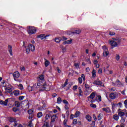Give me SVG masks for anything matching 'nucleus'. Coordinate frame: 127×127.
Instances as JSON below:
<instances>
[{
	"label": "nucleus",
	"instance_id": "603ef678",
	"mask_svg": "<svg viewBox=\"0 0 127 127\" xmlns=\"http://www.w3.org/2000/svg\"><path fill=\"white\" fill-rule=\"evenodd\" d=\"M73 125H77V124H78V121L77 120V119L73 120Z\"/></svg>",
	"mask_w": 127,
	"mask_h": 127
},
{
	"label": "nucleus",
	"instance_id": "f3484780",
	"mask_svg": "<svg viewBox=\"0 0 127 127\" xmlns=\"http://www.w3.org/2000/svg\"><path fill=\"white\" fill-rule=\"evenodd\" d=\"M94 85H98V86H102L103 83H102L101 81L100 80H96L93 82Z\"/></svg>",
	"mask_w": 127,
	"mask_h": 127
},
{
	"label": "nucleus",
	"instance_id": "8fccbe9b",
	"mask_svg": "<svg viewBox=\"0 0 127 127\" xmlns=\"http://www.w3.org/2000/svg\"><path fill=\"white\" fill-rule=\"evenodd\" d=\"M12 111L14 113H16V112H17V111H18V108H17L16 107H14L12 108Z\"/></svg>",
	"mask_w": 127,
	"mask_h": 127
},
{
	"label": "nucleus",
	"instance_id": "1a4fd4ad",
	"mask_svg": "<svg viewBox=\"0 0 127 127\" xmlns=\"http://www.w3.org/2000/svg\"><path fill=\"white\" fill-rule=\"evenodd\" d=\"M85 86L86 89V91H85V95H89L90 93L92 92V89L90 87L89 85H88L87 84H85Z\"/></svg>",
	"mask_w": 127,
	"mask_h": 127
},
{
	"label": "nucleus",
	"instance_id": "6ab92c4d",
	"mask_svg": "<svg viewBox=\"0 0 127 127\" xmlns=\"http://www.w3.org/2000/svg\"><path fill=\"white\" fill-rule=\"evenodd\" d=\"M102 111H103V112H105V113H109L111 112V110L109 107L103 108Z\"/></svg>",
	"mask_w": 127,
	"mask_h": 127
},
{
	"label": "nucleus",
	"instance_id": "69168bd1",
	"mask_svg": "<svg viewBox=\"0 0 127 127\" xmlns=\"http://www.w3.org/2000/svg\"><path fill=\"white\" fill-rule=\"evenodd\" d=\"M93 63L94 65H95L96 64H98V63H99V62H98L96 60H94L93 61Z\"/></svg>",
	"mask_w": 127,
	"mask_h": 127
},
{
	"label": "nucleus",
	"instance_id": "49530a36",
	"mask_svg": "<svg viewBox=\"0 0 127 127\" xmlns=\"http://www.w3.org/2000/svg\"><path fill=\"white\" fill-rule=\"evenodd\" d=\"M81 77V78H82V79H83V81H84L86 79V75H85V74H82Z\"/></svg>",
	"mask_w": 127,
	"mask_h": 127
},
{
	"label": "nucleus",
	"instance_id": "680f3d73",
	"mask_svg": "<svg viewBox=\"0 0 127 127\" xmlns=\"http://www.w3.org/2000/svg\"><path fill=\"white\" fill-rule=\"evenodd\" d=\"M38 110H39V111H43V107H42V106H41V107H38Z\"/></svg>",
	"mask_w": 127,
	"mask_h": 127
},
{
	"label": "nucleus",
	"instance_id": "3c124183",
	"mask_svg": "<svg viewBox=\"0 0 127 127\" xmlns=\"http://www.w3.org/2000/svg\"><path fill=\"white\" fill-rule=\"evenodd\" d=\"M116 59L117 61H119V59H121V57L119 55H116Z\"/></svg>",
	"mask_w": 127,
	"mask_h": 127
},
{
	"label": "nucleus",
	"instance_id": "7ed1b4c3",
	"mask_svg": "<svg viewBox=\"0 0 127 127\" xmlns=\"http://www.w3.org/2000/svg\"><path fill=\"white\" fill-rule=\"evenodd\" d=\"M109 43L111 46H114V47H117V46H118V44H120V43H121V41L119 39L113 38V40H109Z\"/></svg>",
	"mask_w": 127,
	"mask_h": 127
},
{
	"label": "nucleus",
	"instance_id": "bb28decb",
	"mask_svg": "<svg viewBox=\"0 0 127 127\" xmlns=\"http://www.w3.org/2000/svg\"><path fill=\"white\" fill-rule=\"evenodd\" d=\"M73 42V40L70 39L66 41L64 43V44H71Z\"/></svg>",
	"mask_w": 127,
	"mask_h": 127
},
{
	"label": "nucleus",
	"instance_id": "f704fd0d",
	"mask_svg": "<svg viewBox=\"0 0 127 127\" xmlns=\"http://www.w3.org/2000/svg\"><path fill=\"white\" fill-rule=\"evenodd\" d=\"M80 112L76 111L74 115V118H78V117H79L80 116Z\"/></svg>",
	"mask_w": 127,
	"mask_h": 127
},
{
	"label": "nucleus",
	"instance_id": "473e14b6",
	"mask_svg": "<svg viewBox=\"0 0 127 127\" xmlns=\"http://www.w3.org/2000/svg\"><path fill=\"white\" fill-rule=\"evenodd\" d=\"M113 119L115 121H119V117L118 115L115 114L113 116Z\"/></svg>",
	"mask_w": 127,
	"mask_h": 127
},
{
	"label": "nucleus",
	"instance_id": "ea45409f",
	"mask_svg": "<svg viewBox=\"0 0 127 127\" xmlns=\"http://www.w3.org/2000/svg\"><path fill=\"white\" fill-rule=\"evenodd\" d=\"M67 84H68V79H66L64 84L62 85V87L64 88V87H66V86H67Z\"/></svg>",
	"mask_w": 127,
	"mask_h": 127
},
{
	"label": "nucleus",
	"instance_id": "a19ab883",
	"mask_svg": "<svg viewBox=\"0 0 127 127\" xmlns=\"http://www.w3.org/2000/svg\"><path fill=\"white\" fill-rule=\"evenodd\" d=\"M51 115L50 114H47L45 117V120H47L48 119H50Z\"/></svg>",
	"mask_w": 127,
	"mask_h": 127
},
{
	"label": "nucleus",
	"instance_id": "774afa93",
	"mask_svg": "<svg viewBox=\"0 0 127 127\" xmlns=\"http://www.w3.org/2000/svg\"><path fill=\"white\" fill-rule=\"evenodd\" d=\"M26 53H27V54H28L29 53V52H30V49H26Z\"/></svg>",
	"mask_w": 127,
	"mask_h": 127
},
{
	"label": "nucleus",
	"instance_id": "20e7f679",
	"mask_svg": "<svg viewBox=\"0 0 127 127\" xmlns=\"http://www.w3.org/2000/svg\"><path fill=\"white\" fill-rule=\"evenodd\" d=\"M27 31L30 35L34 34L36 33V29L34 27H29Z\"/></svg>",
	"mask_w": 127,
	"mask_h": 127
},
{
	"label": "nucleus",
	"instance_id": "c85d7f7f",
	"mask_svg": "<svg viewBox=\"0 0 127 127\" xmlns=\"http://www.w3.org/2000/svg\"><path fill=\"white\" fill-rule=\"evenodd\" d=\"M86 119L88 122H91L92 121V117L90 115H86Z\"/></svg>",
	"mask_w": 127,
	"mask_h": 127
},
{
	"label": "nucleus",
	"instance_id": "0eeeda50",
	"mask_svg": "<svg viewBox=\"0 0 127 127\" xmlns=\"http://www.w3.org/2000/svg\"><path fill=\"white\" fill-rule=\"evenodd\" d=\"M102 49H103V56L104 57H107L109 55V50L106 46L102 47Z\"/></svg>",
	"mask_w": 127,
	"mask_h": 127
},
{
	"label": "nucleus",
	"instance_id": "9d476101",
	"mask_svg": "<svg viewBox=\"0 0 127 127\" xmlns=\"http://www.w3.org/2000/svg\"><path fill=\"white\" fill-rule=\"evenodd\" d=\"M9 101H10V98L6 99L4 101L3 100H0V105L7 106V103Z\"/></svg>",
	"mask_w": 127,
	"mask_h": 127
},
{
	"label": "nucleus",
	"instance_id": "c9c22d12",
	"mask_svg": "<svg viewBox=\"0 0 127 127\" xmlns=\"http://www.w3.org/2000/svg\"><path fill=\"white\" fill-rule=\"evenodd\" d=\"M57 104H61L62 103V99H61V98L58 97L57 100Z\"/></svg>",
	"mask_w": 127,
	"mask_h": 127
},
{
	"label": "nucleus",
	"instance_id": "2f4dec72",
	"mask_svg": "<svg viewBox=\"0 0 127 127\" xmlns=\"http://www.w3.org/2000/svg\"><path fill=\"white\" fill-rule=\"evenodd\" d=\"M116 83L118 87H121L123 85V83L120 80H117Z\"/></svg>",
	"mask_w": 127,
	"mask_h": 127
},
{
	"label": "nucleus",
	"instance_id": "393cba45",
	"mask_svg": "<svg viewBox=\"0 0 127 127\" xmlns=\"http://www.w3.org/2000/svg\"><path fill=\"white\" fill-rule=\"evenodd\" d=\"M45 67H48L50 64V62H49L48 60H46V59H45Z\"/></svg>",
	"mask_w": 127,
	"mask_h": 127
},
{
	"label": "nucleus",
	"instance_id": "a878e982",
	"mask_svg": "<svg viewBox=\"0 0 127 127\" xmlns=\"http://www.w3.org/2000/svg\"><path fill=\"white\" fill-rule=\"evenodd\" d=\"M95 96H96V93L95 92H92L88 98H89V99H94Z\"/></svg>",
	"mask_w": 127,
	"mask_h": 127
},
{
	"label": "nucleus",
	"instance_id": "c756f323",
	"mask_svg": "<svg viewBox=\"0 0 127 127\" xmlns=\"http://www.w3.org/2000/svg\"><path fill=\"white\" fill-rule=\"evenodd\" d=\"M57 116L56 115H53L51 117V122L52 123H54L55 122V120H56Z\"/></svg>",
	"mask_w": 127,
	"mask_h": 127
},
{
	"label": "nucleus",
	"instance_id": "79ce46f5",
	"mask_svg": "<svg viewBox=\"0 0 127 127\" xmlns=\"http://www.w3.org/2000/svg\"><path fill=\"white\" fill-rule=\"evenodd\" d=\"M15 107H16L17 108H18V107H19L20 106V103H19V102L16 101L15 102Z\"/></svg>",
	"mask_w": 127,
	"mask_h": 127
},
{
	"label": "nucleus",
	"instance_id": "e2e57ef3",
	"mask_svg": "<svg viewBox=\"0 0 127 127\" xmlns=\"http://www.w3.org/2000/svg\"><path fill=\"white\" fill-rule=\"evenodd\" d=\"M74 117H75V115H74L73 114H71L70 117V120H73V119H74V118H75Z\"/></svg>",
	"mask_w": 127,
	"mask_h": 127
},
{
	"label": "nucleus",
	"instance_id": "5fc2aeb1",
	"mask_svg": "<svg viewBox=\"0 0 127 127\" xmlns=\"http://www.w3.org/2000/svg\"><path fill=\"white\" fill-rule=\"evenodd\" d=\"M63 103H64V104H65V105H69V103L66 100H63Z\"/></svg>",
	"mask_w": 127,
	"mask_h": 127
},
{
	"label": "nucleus",
	"instance_id": "4be33fe9",
	"mask_svg": "<svg viewBox=\"0 0 127 127\" xmlns=\"http://www.w3.org/2000/svg\"><path fill=\"white\" fill-rule=\"evenodd\" d=\"M92 76L93 78H95L97 76V70L93 69L92 71Z\"/></svg>",
	"mask_w": 127,
	"mask_h": 127
},
{
	"label": "nucleus",
	"instance_id": "4c0bfd02",
	"mask_svg": "<svg viewBox=\"0 0 127 127\" xmlns=\"http://www.w3.org/2000/svg\"><path fill=\"white\" fill-rule=\"evenodd\" d=\"M34 121V119H32V120H30L28 123V127H32V121Z\"/></svg>",
	"mask_w": 127,
	"mask_h": 127
},
{
	"label": "nucleus",
	"instance_id": "4468645a",
	"mask_svg": "<svg viewBox=\"0 0 127 127\" xmlns=\"http://www.w3.org/2000/svg\"><path fill=\"white\" fill-rule=\"evenodd\" d=\"M8 51L11 56H12V47L11 45L8 46Z\"/></svg>",
	"mask_w": 127,
	"mask_h": 127
},
{
	"label": "nucleus",
	"instance_id": "bf43d9fd",
	"mask_svg": "<svg viewBox=\"0 0 127 127\" xmlns=\"http://www.w3.org/2000/svg\"><path fill=\"white\" fill-rule=\"evenodd\" d=\"M103 73V70L102 68H99L98 70V74H102Z\"/></svg>",
	"mask_w": 127,
	"mask_h": 127
},
{
	"label": "nucleus",
	"instance_id": "9b49d317",
	"mask_svg": "<svg viewBox=\"0 0 127 127\" xmlns=\"http://www.w3.org/2000/svg\"><path fill=\"white\" fill-rule=\"evenodd\" d=\"M23 105H24V107H25V109L27 110L29 108V102L28 100H25L23 102Z\"/></svg>",
	"mask_w": 127,
	"mask_h": 127
},
{
	"label": "nucleus",
	"instance_id": "37998d69",
	"mask_svg": "<svg viewBox=\"0 0 127 127\" xmlns=\"http://www.w3.org/2000/svg\"><path fill=\"white\" fill-rule=\"evenodd\" d=\"M42 127H49V123L48 122H46L43 126H42Z\"/></svg>",
	"mask_w": 127,
	"mask_h": 127
},
{
	"label": "nucleus",
	"instance_id": "412c9836",
	"mask_svg": "<svg viewBox=\"0 0 127 127\" xmlns=\"http://www.w3.org/2000/svg\"><path fill=\"white\" fill-rule=\"evenodd\" d=\"M73 32L74 34H75V33L76 34H80V33L81 32V30L80 29H74Z\"/></svg>",
	"mask_w": 127,
	"mask_h": 127
},
{
	"label": "nucleus",
	"instance_id": "72a5a7b5",
	"mask_svg": "<svg viewBox=\"0 0 127 127\" xmlns=\"http://www.w3.org/2000/svg\"><path fill=\"white\" fill-rule=\"evenodd\" d=\"M43 116V114H42V112H39L37 114V118L39 119L41 118Z\"/></svg>",
	"mask_w": 127,
	"mask_h": 127
},
{
	"label": "nucleus",
	"instance_id": "dca6fc26",
	"mask_svg": "<svg viewBox=\"0 0 127 127\" xmlns=\"http://www.w3.org/2000/svg\"><path fill=\"white\" fill-rule=\"evenodd\" d=\"M28 48L30 49V51H34L35 50V47L31 44H29Z\"/></svg>",
	"mask_w": 127,
	"mask_h": 127
},
{
	"label": "nucleus",
	"instance_id": "de8ad7c7",
	"mask_svg": "<svg viewBox=\"0 0 127 127\" xmlns=\"http://www.w3.org/2000/svg\"><path fill=\"white\" fill-rule=\"evenodd\" d=\"M78 82L79 84H82V83H83V79L82 78V77L78 78Z\"/></svg>",
	"mask_w": 127,
	"mask_h": 127
},
{
	"label": "nucleus",
	"instance_id": "6e6d98bb",
	"mask_svg": "<svg viewBox=\"0 0 127 127\" xmlns=\"http://www.w3.org/2000/svg\"><path fill=\"white\" fill-rule=\"evenodd\" d=\"M90 107H91V108H97V105L96 104H90Z\"/></svg>",
	"mask_w": 127,
	"mask_h": 127
},
{
	"label": "nucleus",
	"instance_id": "0e129e2a",
	"mask_svg": "<svg viewBox=\"0 0 127 127\" xmlns=\"http://www.w3.org/2000/svg\"><path fill=\"white\" fill-rule=\"evenodd\" d=\"M20 70L21 71H25V67H24V66H21V67H20Z\"/></svg>",
	"mask_w": 127,
	"mask_h": 127
},
{
	"label": "nucleus",
	"instance_id": "f257e3e1",
	"mask_svg": "<svg viewBox=\"0 0 127 127\" xmlns=\"http://www.w3.org/2000/svg\"><path fill=\"white\" fill-rule=\"evenodd\" d=\"M37 86L38 89L40 90H43V91H49V84L46 82H39L37 83Z\"/></svg>",
	"mask_w": 127,
	"mask_h": 127
},
{
	"label": "nucleus",
	"instance_id": "13d9d810",
	"mask_svg": "<svg viewBox=\"0 0 127 127\" xmlns=\"http://www.w3.org/2000/svg\"><path fill=\"white\" fill-rule=\"evenodd\" d=\"M73 91H76V90H77L78 89V86L77 85H74L73 87Z\"/></svg>",
	"mask_w": 127,
	"mask_h": 127
},
{
	"label": "nucleus",
	"instance_id": "cd10ccee",
	"mask_svg": "<svg viewBox=\"0 0 127 127\" xmlns=\"http://www.w3.org/2000/svg\"><path fill=\"white\" fill-rule=\"evenodd\" d=\"M13 93L14 96H18V95H19V90H14L13 92Z\"/></svg>",
	"mask_w": 127,
	"mask_h": 127
},
{
	"label": "nucleus",
	"instance_id": "39448f33",
	"mask_svg": "<svg viewBox=\"0 0 127 127\" xmlns=\"http://www.w3.org/2000/svg\"><path fill=\"white\" fill-rule=\"evenodd\" d=\"M38 87H37V84H35L33 86H28L27 87V90L29 92H31L32 91H35V90H37Z\"/></svg>",
	"mask_w": 127,
	"mask_h": 127
},
{
	"label": "nucleus",
	"instance_id": "b1692460",
	"mask_svg": "<svg viewBox=\"0 0 127 127\" xmlns=\"http://www.w3.org/2000/svg\"><path fill=\"white\" fill-rule=\"evenodd\" d=\"M66 34L68 35H74V30H70L66 31Z\"/></svg>",
	"mask_w": 127,
	"mask_h": 127
},
{
	"label": "nucleus",
	"instance_id": "6e6552de",
	"mask_svg": "<svg viewBox=\"0 0 127 127\" xmlns=\"http://www.w3.org/2000/svg\"><path fill=\"white\" fill-rule=\"evenodd\" d=\"M20 76V74L19 73V72L18 71H16L14 72L13 73V77L14 78V80L15 81H18V78H19V76Z\"/></svg>",
	"mask_w": 127,
	"mask_h": 127
},
{
	"label": "nucleus",
	"instance_id": "58836bf2",
	"mask_svg": "<svg viewBox=\"0 0 127 127\" xmlns=\"http://www.w3.org/2000/svg\"><path fill=\"white\" fill-rule=\"evenodd\" d=\"M28 113L29 115H31V116H33V110L32 109H30L28 111Z\"/></svg>",
	"mask_w": 127,
	"mask_h": 127
},
{
	"label": "nucleus",
	"instance_id": "c03bdc74",
	"mask_svg": "<svg viewBox=\"0 0 127 127\" xmlns=\"http://www.w3.org/2000/svg\"><path fill=\"white\" fill-rule=\"evenodd\" d=\"M18 88H19L20 90H23V85H22V84H19L18 85Z\"/></svg>",
	"mask_w": 127,
	"mask_h": 127
},
{
	"label": "nucleus",
	"instance_id": "423d86ee",
	"mask_svg": "<svg viewBox=\"0 0 127 127\" xmlns=\"http://www.w3.org/2000/svg\"><path fill=\"white\" fill-rule=\"evenodd\" d=\"M8 121L10 123H14V126H12V127H15L17 126V125H18L16 122V119L13 117H9L8 118Z\"/></svg>",
	"mask_w": 127,
	"mask_h": 127
},
{
	"label": "nucleus",
	"instance_id": "a211bd4d",
	"mask_svg": "<svg viewBox=\"0 0 127 127\" xmlns=\"http://www.w3.org/2000/svg\"><path fill=\"white\" fill-rule=\"evenodd\" d=\"M109 97L110 99H112V100H115V99H116V97H117V95L114 93H111L110 94Z\"/></svg>",
	"mask_w": 127,
	"mask_h": 127
},
{
	"label": "nucleus",
	"instance_id": "09e8293b",
	"mask_svg": "<svg viewBox=\"0 0 127 127\" xmlns=\"http://www.w3.org/2000/svg\"><path fill=\"white\" fill-rule=\"evenodd\" d=\"M125 122H126V120L125 119V118H122L121 120V124L124 125Z\"/></svg>",
	"mask_w": 127,
	"mask_h": 127
},
{
	"label": "nucleus",
	"instance_id": "f8f14e48",
	"mask_svg": "<svg viewBox=\"0 0 127 127\" xmlns=\"http://www.w3.org/2000/svg\"><path fill=\"white\" fill-rule=\"evenodd\" d=\"M44 82V76L42 74L39 76V82L38 83H43Z\"/></svg>",
	"mask_w": 127,
	"mask_h": 127
},
{
	"label": "nucleus",
	"instance_id": "a18cd8bd",
	"mask_svg": "<svg viewBox=\"0 0 127 127\" xmlns=\"http://www.w3.org/2000/svg\"><path fill=\"white\" fill-rule=\"evenodd\" d=\"M61 41V38H56L55 39V42H57V43H59Z\"/></svg>",
	"mask_w": 127,
	"mask_h": 127
},
{
	"label": "nucleus",
	"instance_id": "aec40b11",
	"mask_svg": "<svg viewBox=\"0 0 127 127\" xmlns=\"http://www.w3.org/2000/svg\"><path fill=\"white\" fill-rule=\"evenodd\" d=\"M78 92L79 93V94H76L77 96H78V97H80V96H83V91H82V88L81 87H78Z\"/></svg>",
	"mask_w": 127,
	"mask_h": 127
},
{
	"label": "nucleus",
	"instance_id": "052dcab7",
	"mask_svg": "<svg viewBox=\"0 0 127 127\" xmlns=\"http://www.w3.org/2000/svg\"><path fill=\"white\" fill-rule=\"evenodd\" d=\"M74 66H75V67H76V68H79V64H77V63H75L74 64Z\"/></svg>",
	"mask_w": 127,
	"mask_h": 127
},
{
	"label": "nucleus",
	"instance_id": "2eb2a0df",
	"mask_svg": "<svg viewBox=\"0 0 127 127\" xmlns=\"http://www.w3.org/2000/svg\"><path fill=\"white\" fill-rule=\"evenodd\" d=\"M104 71L105 73H106L107 75H111V74H113V70H109L106 69V67H104Z\"/></svg>",
	"mask_w": 127,
	"mask_h": 127
},
{
	"label": "nucleus",
	"instance_id": "ddd939ff",
	"mask_svg": "<svg viewBox=\"0 0 127 127\" xmlns=\"http://www.w3.org/2000/svg\"><path fill=\"white\" fill-rule=\"evenodd\" d=\"M49 35H45L44 34H41L38 36V37L41 38V40H43V39H47V37H49Z\"/></svg>",
	"mask_w": 127,
	"mask_h": 127
},
{
	"label": "nucleus",
	"instance_id": "7c9ffc66",
	"mask_svg": "<svg viewBox=\"0 0 127 127\" xmlns=\"http://www.w3.org/2000/svg\"><path fill=\"white\" fill-rule=\"evenodd\" d=\"M97 102H102V96L101 95H98L96 97Z\"/></svg>",
	"mask_w": 127,
	"mask_h": 127
},
{
	"label": "nucleus",
	"instance_id": "e433bc0d",
	"mask_svg": "<svg viewBox=\"0 0 127 127\" xmlns=\"http://www.w3.org/2000/svg\"><path fill=\"white\" fill-rule=\"evenodd\" d=\"M118 115L119 116V117H124V116H125V113L122 111H120L118 113Z\"/></svg>",
	"mask_w": 127,
	"mask_h": 127
},
{
	"label": "nucleus",
	"instance_id": "338daca9",
	"mask_svg": "<svg viewBox=\"0 0 127 127\" xmlns=\"http://www.w3.org/2000/svg\"><path fill=\"white\" fill-rule=\"evenodd\" d=\"M115 33L114 32H110L109 35H115Z\"/></svg>",
	"mask_w": 127,
	"mask_h": 127
},
{
	"label": "nucleus",
	"instance_id": "4d7b16f0",
	"mask_svg": "<svg viewBox=\"0 0 127 127\" xmlns=\"http://www.w3.org/2000/svg\"><path fill=\"white\" fill-rule=\"evenodd\" d=\"M24 99V96H21L19 97V101H22Z\"/></svg>",
	"mask_w": 127,
	"mask_h": 127
},
{
	"label": "nucleus",
	"instance_id": "f03ea898",
	"mask_svg": "<svg viewBox=\"0 0 127 127\" xmlns=\"http://www.w3.org/2000/svg\"><path fill=\"white\" fill-rule=\"evenodd\" d=\"M37 86L38 89L40 90H43V91H49V84L46 82H39L37 83Z\"/></svg>",
	"mask_w": 127,
	"mask_h": 127
},
{
	"label": "nucleus",
	"instance_id": "5701e85b",
	"mask_svg": "<svg viewBox=\"0 0 127 127\" xmlns=\"http://www.w3.org/2000/svg\"><path fill=\"white\" fill-rule=\"evenodd\" d=\"M5 91L6 93H10L12 91V89H11V87H6L5 88Z\"/></svg>",
	"mask_w": 127,
	"mask_h": 127
},
{
	"label": "nucleus",
	"instance_id": "864d4df0",
	"mask_svg": "<svg viewBox=\"0 0 127 127\" xmlns=\"http://www.w3.org/2000/svg\"><path fill=\"white\" fill-rule=\"evenodd\" d=\"M28 119L31 120V121H32V120H34V118H33V115H30L28 117Z\"/></svg>",
	"mask_w": 127,
	"mask_h": 127
}]
</instances>
